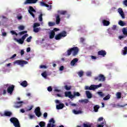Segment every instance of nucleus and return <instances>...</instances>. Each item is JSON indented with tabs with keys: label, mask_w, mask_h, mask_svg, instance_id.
I'll use <instances>...</instances> for the list:
<instances>
[{
	"label": "nucleus",
	"mask_w": 127,
	"mask_h": 127,
	"mask_svg": "<svg viewBox=\"0 0 127 127\" xmlns=\"http://www.w3.org/2000/svg\"><path fill=\"white\" fill-rule=\"evenodd\" d=\"M79 53V48L77 47H74L68 49L67 51V56H70L71 54H72V56H76L78 55Z\"/></svg>",
	"instance_id": "f257e3e1"
},
{
	"label": "nucleus",
	"mask_w": 127,
	"mask_h": 127,
	"mask_svg": "<svg viewBox=\"0 0 127 127\" xmlns=\"http://www.w3.org/2000/svg\"><path fill=\"white\" fill-rule=\"evenodd\" d=\"M66 36H67V32L63 31L62 32L57 34L55 36V39H56V40H60L62 39V37H66Z\"/></svg>",
	"instance_id": "f03ea898"
},
{
	"label": "nucleus",
	"mask_w": 127,
	"mask_h": 127,
	"mask_svg": "<svg viewBox=\"0 0 127 127\" xmlns=\"http://www.w3.org/2000/svg\"><path fill=\"white\" fill-rule=\"evenodd\" d=\"M10 122L13 124L15 127H20V124L18 119L15 117H12L10 119Z\"/></svg>",
	"instance_id": "7ed1b4c3"
},
{
	"label": "nucleus",
	"mask_w": 127,
	"mask_h": 127,
	"mask_svg": "<svg viewBox=\"0 0 127 127\" xmlns=\"http://www.w3.org/2000/svg\"><path fill=\"white\" fill-rule=\"evenodd\" d=\"M100 87H102V83L99 84V85H91L90 87L86 86H85V90H90V91H94L96 89H98V88H100Z\"/></svg>",
	"instance_id": "20e7f679"
},
{
	"label": "nucleus",
	"mask_w": 127,
	"mask_h": 127,
	"mask_svg": "<svg viewBox=\"0 0 127 127\" xmlns=\"http://www.w3.org/2000/svg\"><path fill=\"white\" fill-rule=\"evenodd\" d=\"M94 81H98V82H105V81H106V77L104 75L100 74L98 76H95L94 77Z\"/></svg>",
	"instance_id": "39448f33"
},
{
	"label": "nucleus",
	"mask_w": 127,
	"mask_h": 127,
	"mask_svg": "<svg viewBox=\"0 0 127 127\" xmlns=\"http://www.w3.org/2000/svg\"><path fill=\"white\" fill-rule=\"evenodd\" d=\"M27 36H28V34H26L24 35L21 37V38H20L19 39L15 38L14 41H16V42H18V43H19V44H23V43H24V40H25V38H26V37H27Z\"/></svg>",
	"instance_id": "423d86ee"
},
{
	"label": "nucleus",
	"mask_w": 127,
	"mask_h": 127,
	"mask_svg": "<svg viewBox=\"0 0 127 127\" xmlns=\"http://www.w3.org/2000/svg\"><path fill=\"white\" fill-rule=\"evenodd\" d=\"M28 62L25 61H22V60H16L13 62L14 65L15 64H17V65H20L21 67H23L24 65H26Z\"/></svg>",
	"instance_id": "0eeeda50"
},
{
	"label": "nucleus",
	"mask_w": 127,
	"mask_h": 127,
	"mask_svg": "<svg viewBox=\"0 0 127 127\" xmlns=\"http://www.w3.org/2000/svg\"><path fill=\"white\" fill-rule=\"evenodd\" d=\"M15 86L14 85H11L7 88V92L10 95H12L13 91H14V88Z\"/></svg>",
	"instance_id": "6e6552de"
},
{
	"label": "nucleus",
	"mask_w": 127,
	"mask_h": 127,
	"mask_svg": "<svg viewBox=\"0 0 127 127\" xmlns=\"http://www.w3.org/2000/svg\"><path fill=\"white\" fill-rule=\"evenodd\" d=\"M35 114L36 115V116L37 117H38V118H40V117H41L42 114L41 113V112L40 111V107H37L35 109Z\"/></svg>",
	"instance_id": "1a4fd4ad"
},
{
	"label": "nucleus",
	"mask_w": 127,
	"mask_h": 127,
	"mask_svg": "<svg viewBox=\"0 0 127 127\" xmlns=\"http://www.w3.org/2000/svg\"><path fill=\"white\" fill-rule=\"evenodd\" d=\"M29 10H28L29 11V13H30V14H31V15H32V16L33 17H35V15H34V14L33 13V12H36V11L35 10V9H34V8H33V7L30 6L29 7Z\"/></svg>",
	"instance_id": "9d476101"
},
{
	"label": "nucleus",
	"mask_w": 127,
	"mask_h": 127,
	"mask_svg": "<svg viewBox=\"0 0 127 127\" xmlns=\"http://www.w3.org/2000/svg\"><path fill=\"white\" fill-rule=\"evenodd\" d=\"M15 105L14 106V108L16 109H18L22 106V104H23V101H19L14 102Z\"/></svg>",
	"instance_id": "9b49d317"
},
{
	"label": "nucleus",
	"mask_w": 127,
	"mask_h": 127,
	"mask_svg": "<svg viewBox=\"0 0 127 127\" xmlns=\"http://www.w3.org/2000/svg\"><path fill=\"white\" fill-rule=\"evenodd\" d=\"M38 0H26L24 2V4H31L32 3H36Z\"/></svg>",
	"instance_id": "f8f14e48"
},
{
	"label": "nucleus",
	"mask_w": 127,
	"mask_h": 127,
	"mask_svg": "<svg viewBox=\"0 0 127 127\" xmlns=\"http://www.w3.org/2000/svg\"><path fill=\"white\" fill-rule=\"evenodd\" d=\"M98 55H100V56H102L103 57H105L106 55H107V52L104 50H101L98 51Z\"/></svg>",
	"instance_id": "ddd939ff"
},
{
	"label": "nucleus",
	"mask_w": 127,
	"mask_h": 127,
	"mask_svg": "<svg viewBox=\"0 0 127 127\" xmlns=\"http://www.w3.org/2000/svg\"><path fill=\"white\" fill-rule=\"evenodd\" d=\"M56 22L57 24H60V21H61V18H60V15L57 14L55 15Z\"/></svg>",
	"instance_id": "4468645a"
},
{
	"label": "nucleus",
	"mask_w": 127,
	"mask_h": 127,
	"mask_svg": "<svg viewBox=\"0 0 127 127\" xmlns=\"http://www.w3.org/2000/svg\"><path fill=\"white\" fill-rule=\"evenodd\" d=\"M64 107L65 105H64L63 103H60L59 104L56 105L57 110H62V109Z\"/></svg>",
	"instance_id": "2eb2a0df"
},
{
	"label": "nucleus",
	"mask_w": 127,
	"mask_h": 127,
	"mask_svg": "<svg viewBox=\"0 0 127 127\" xmlns=\"http://www.w3.org/2000/svg\"><path fill=\"white\" fill-rule=\"evenodd\" d=\"M118 12L122 18H125V13H124V11L122 8H119L118 9Z\"/></svg>",
	"instance_id": "dca6fc26"
},
{
	"label": "nucleus",
	"mask_w": 127,
	"mask_h": 127,
	"mask_svg": "<svg viewBox=\"0 0 127 127\" xmlns=\"http://www.w3.org/2000/svg\"><path fill=\"white\" fill-rule=\"evenodd\" d=\"M102 22L104 26H109L110 25V24L111 23L110 21L106 19L102 20Z\"/></svg>",
	"instance_id": "f3484780"
},
{
	"label": "nucleus",
	"mask_w": 127,
	"mask_h": 127,
	"mask_svg": "<svg viewBox=\"0 0 127 127\" xmlns=\"http://www.w3.org/2000/svg\"><path fill=\"white\" fill-rule=\"evenodd\" d=\"M78 58L73 59V60L70 62L71 66H75V64L78 62Z\"/></svg>",
	"instance_id": "a211bd4d"
},
{
	"label": "nucleus",
	"mask_w": 127,
	"mask_h": 127,
	"mask_svg": "<svg viewBox=\"0 0 127 127\" xmlns=\"http://www.w3.org/2000/svg\"><path fill=\"white\" fill-rule=\"evenodd\" d=\"M4 113L5 117H11L12 116V113L10 111H5Z\"/></svg>",
	"instance_id": "6ab92c4d"
},
{
	"label": "nucleus",
	"mask_w": 127,
	"mask_h": 127,
	"mask_svg": "<svg viewBox=\"0 0 127 127\" xmlns=\"http://www.w3.org/2000/svg\"><path fill=\"white\" fill-rule=\"evenodd\" d=\"M55 36V32H54V31H51L50 33V36H49L50 39H53Z\"/></svg>",
	"instance_id": "aec40b11"
},
{
	"label": "nucleus",
	"mask_w": 127,
	"mask_h": 127,
	"mask_svg": "<svg viewBox=\"0 0 127 127\" xmlns=\"http://www.w3.org/2000/svg\"><path fill=\"white\" fill-rule=\"evenodd\" d=\"M85 93L88 99H91L92 98V93L90 91H86Z\"/></svg>",
	"instance_id": "412c9836"
},
{
	"label": "nucleus",
	"mask_w": 127,
	"mask_h": 127,
	"mask_svg": "<svg viewBox=\"0 0 127 127\" xmlns=\"http://www.w3.org/2000/svg\"><path fill=\"white\" fill-rule=\"evenodd\" d=\"M79 103H82V104H88L89 103V100L88 99H83L79 100Z\"/></svg>",
	"instance_id": "4be33fe9"
},
{
	"label": "nucleus",
	"mask_w": 127,
	"mask_h": 127,
	"mask_svg": "<svg viewBox=\"0 0 127 127\" xmlns=\"http://www.w3.org/2000/svg\"><path fill=\"white\" fill-rule=\"evenodd\" d=\"M20 85L24 87H27V81H26V80H24L20 83Z\"/></svg>",
	"instance_id": "5701e85b"
},
{
	"label": "nucleus",
	"mask_w": 127,
	"mask_h": 127,
	"mask_svg": "<svg viewBox=\"0 0 127 127\" xmlns=\"http://www.w3.org/2000/svg\"><path fill=\"white\" fill-rule=\"evenodd\" d=\"M72 112L74 115H79V114H82V111L80 110L76 111L75 110H73Z\"/></svg>",
	"instance_id": "b1692460"
},
{
	"label": "nucleus",
	"mask_w": 127,
	"mask_h": 127,
	"mask_svg": "<svg viewBox=\"0 0 127 127\" xmlns=\"http://www.w3.org/2000/svg\"><path fill=\"white\" fill-rule=\"evenodd\" d=\"M94 111L95 113H97L98 111H99V109H100V106L99 105H95L94 107Z\"/></svg>",
	"instance_id": "393cba45"
},
{
	"label": "nucleus",
	"mask_w": 127,
	"mask_h": 127,
	"mask_svg": "<svg viewBox=\"0 0 127 127\" xmlns=\"http://www.w3.org/2000/svg\"><path fill=\"white\" fill-rule=\"evenodd\" d=\"M123 55H127V47H125L124 50L122 51Z\"/></svg>",
	"instance_id": "a878e982"
},
{
	"label": "nucleus",
	"mask_w": 127,
	"mask_h": 127,
	"mask_svg": "<svg viewBox=\"0 0 127 127\" xmlns=\"http://www.w3.org/2000/svg\"><path fill=\"white\" fill-rule=\"evenodd\" d=\"M123 33L124 35L126 37L127 36V28H124L122 30Z\"/></svg>",
	"instance_id": "bb28decb"
},
{
	"label": "nucleus",
	"mask_w": 127,
	"mask_h": 127,
	"mask_svg": "<svg viewBox=\"0 0 127 127\" xmlns=\"http://www.w3.org/2000/svg\"><path fill=\"white\" fill-rule=\"evenodd\" d=\"M83 127H92V124L89 123H83Z\"/></svg>",
	"instance_id": "cd10ccee"
},
{
	"label": "nucleus",
	"mask_w": 127,
	"mask_h": 127,
	"mask_svg": "<svg viewBox=\"0 0 127 127\" xmlns=\"http://www.w3.org/2000/svg\"><path fill=\"white\" fill-rule=\"evenodd\" d=\"M118 23L121 26H125L126 25V23L122 20H120Z\"/></svg>",
	"instance_id": "c85d7f7f"
},
{
	"label": "nucleus",
	"mask_w": 127,
	"mask_h": 127,
	"mask_svg": "<svg viewBox=\"0 0 127 127\" xmlns=\"http://www.w3.org/2000/svg\"><path fill=\"white\" fill-rule=\"evenodd\" d=\"M71 91L65 92L64 93V96L65 97H68L69 98V97H70V95H71Z\"/></svg>",
	"instance_id": "c756f323"
},
{
	"label": "nucleus",
	"mask_w": 127,
	"mask_h": 127,
	"mask_svg": "<svg viewBox=\"0 0 127 127\" xmlns=\"http://www.w3.org/2000/svg\"><path fill=\"white\" fill-rule=\"evenodd\" d=\"M56 25V23L54 22H49L48 25L49 26H54Z\"/></svg>",
	"instance_id": "7c9ffc66"
},
{
	"label": "nucleus",
	"mask_w": 127,
	"mask_h": 127,
	"mask_svg": "<svg viewBox=\"0 0 127 127\" xmlns=\"http://www.w3.org/2000/svg\"><path fill=\"white\" fill-rule=\"evenodd\" d=\"M78 76H79V77H83V75H84V72L82 70L79 71L77 73Z\"/></svg>",
	"instance_id": "2f4dec72"
},
{
	"label": "nucleus",
	"mask_w": 127,
	"mask_h": 127,
	"mask_svg": "<svg viewBox=\"0 0 127 127\" xmlns=\"http://www.w3.org/2000/svg\"><path fill=\"white\" fill-rule=\"evenodd\" d=\"M60 14L62 15H65V14H67V11L66 10H62L60 12Z\"/></svg>",
	"instance_id": "473e14b6"
},
{
	"label": "nucleus",
	"mask_w": 127,
	"mask_h": 127,
	"mask_svg": "<svg viewBox=\"0 0 127 127\" xmlns=\"http://www.w3.org/2000/svg\"><path fill=\"white\" fill-rule=\"evenodd\" d=\"M39 125L40 127H45V122H40Z\"/></svg>",
	"instance_id": "72a5a7b5"
},
{
	"label": "nucleus",
	"mask_w": 127,
	"mask_h": 127,
	"mask_svg": "<svg viewBox=\"0 0 127 127\" xmlns=\"http://www.w3.org/2000/svg\"><path fill=\"white\" fill-rule=\"evenodd\" d=\"M38 26H40V24L39 23H35L33 25V28H36V27H38Z\"/></svg>",
	"instance_id": "f704fd0d"
},
{
	"label": "nucleus",
	"mask_w": 127,
	"mask_h": 127,
	"mask_svg": "<svg viewBox=\"0 0 127 127\" xmlns=\"http://www.w3.org/2000/svg\"><path fill=\"white\" fill-rule=\"evenodd\" d=\"M71 88H72L70 86H68V85H66L64 86V89L65 90H67V91H69V90H71Z\"/></svg>",
	"instance_id": "c9c22d12"
},
{
	"label": "nucleus",
	"mask_w": 127,
	"mask_h": 127,
	"mask_svg": "<svg viewBox=\"0 0 127 127\" xmlns=\"http://www.w3.org/2000/svg\"><path fill=\"white\" fill-rule=\"evenodd\" d=\"M117 99H121L122 98V93L121 92H117Z\"/></svg>",
	"instance_id": "e433bc0d"
},
{
	"label": "nucleus",
	"mask_w": 127,
	"mask_h": 127,
	"mask_svg": "<svg viewBox=\"0 0 127 127\" xmlns=\"http://www.w3.org/2000/svg\"><path fill=\"white\" fill-rule=\"evenodd\" d=\"M73 94L74 97H80L81 96V94L79 92H73Z\"/></svg>",
	"instance_id": "4c0bfd02"
},
{
	"label": "nucleus",
	"mask_w": 127,
	"mask_h": 127,
	"mask_svg": "<svg viewBox=\"0 0 127 127\" xmlns=\"http://www.w3.org/2000/svg\"><path fill=\"white\" fill-rule=\"evenodd\" d=\"M10 33L12 34V35H16V36H17L18 34L15 32V31L12 30L10 31Z\"/></svg>",
	"instance_id": "58836bf2"
},
{
	"label": "nucleus",
	"mask_w": 127,
	"mask_h": 127,
	"mask_svg": "<svg viewBox=\"0 0 127 127\" xmlns=\"http://www.w3.org/2000/svg\"><path fill=\"white\" fill-rule=\"evenodd\" d=\"M97 94L99 95V96H100V97H104L105 96V94L104 93H103L102 92H98Z\"/></svg>",
	"instance_id": "ea45409f"
},
{
	"label": "nucleus",
	"mask_w": 127,
	"mask_h": 127,
	"mask_svg": "<svg viewBox=\"0 0 127 127\" xmlns=\"http://www.w3.org/2000/svg\"><path fill=\"white\" fill-rule=\"evenodd\" d=\"M110 98V95H107L105 97L103 98L104 101H108Z\"/></svg>",
	"instance_id": "a19ab883"
},
{
	"label": "nucleus",
	"mask_w": 127,
	"mask_h": 127,
	"mask_svg": "<svg viewBox=\"0 0 127 127\" xmlns=\"http://www.w3.org/2000/svg\"><path fill=\"white\" fill-rule=\"evenodd\" d=\"M42 16H43V14L41 13L40 15L39 16V21H42V20H43Z\"/></svg>",
	"instance_id": "79ce46f5"
},
{
	"label": "nucleus",
	"mask_w": 127,
	"mask_h": 127,
	"mask_svg": "<svg viewBox=\"0 0 127 127\" xmlns=\"http://www.w3.org/2000/svg\"><path fill=\"white\" fill-rule=\"evenodd\" d=\"M40 28H34V32H39Z\"/></svg>",
	"instance_id": "37998d69"
},
{
	"label": "nucleus",
	"mask_w": 127,
	"mask_h": 127,
	"mask_svg": "<svg viewBox=\"0 0 127 127\" xmlns=\"http://www.w3.org/2000/svg\"><path fill=\"white\" fill-rule=\"evenodd\" d=\"M1 31L2 32V36H6V33L5 32H3V31H4V29H1Z\"/></svg>",
	"instance_id": "c03bdc74"
},
{
	"label": "nucleus",
	"mask_w": 127,
	"mask_h": 127,
	"mask_svg": "<svg viewBox=\"0 0 127 127\" xmlns=\"http://www.w3.org/2000/svg\"><path fill=\"white\" fill-rule=\"evenodd\" d=\"M25 33H27V31H22V32H20L19 33V34L20 35H23V34H25Z\"/></svg>",
	"instance_id": "a18cd8bd"
},
{
	"label": "nucleus",
	"mask_w": 127,
	"mask_h": 127,
	"mask_svg": "<svg viewBox=\"0 0 127 127\" xmlns=\"http://www.w3.org/2000/svg\"><path fill=\"white\" fill-rule=\"evenodd\" d=\"M42 76L44 77V78H46V77H47V73L46 72H44L42 73Z\"/></svg>",
	"instance_id": "49530a36"
},
{
	"label": "nucleus",
	"mask_w": 127,
	"mask_h": 127,
	"mask_svg": "<svg viewBox=\"0 0 127 127\" xmlns=\"http://www.w3.org/2000/svg\"><path fill=\"white\" fill-rule=\"evenodd\" d=\"M18 29H19V30H24V26L22 25H20L18 27Z\"/></svg>",
	"instance_id": "de8ad7c7"
},
{
	"label": "nucleus",
	"mask_w": 127,
	"mask_h": 127,
	"mask_svg": "<svg viewBox=\"0 0 127 127\" xmlns=\"http://www.w3.org/2000/svg\"><path fill=\"white\" fill-rule=\"evenodd\" d=\"M107 33L108 34H112V29L109 28L107 29Z\"/></svg>",
	"instance_id": "09e8293b"
},
{
	"label": "nucleus",
	"mask_w": 127,
	"mask_h": 127,
	"mask_svg": "<svg viewBox=\"0 0 127 127\" xmlns=\"http://www.w3.org/2000/svg\"><path fill=\"white\" fill-rule=\"evenodd\" d=\"M55 125L54 124H52L51 123H49L47 125V127H54Z\"/></svg>",
	"instance_id": "8fccbe9b"
},
{
	"label": "nucleus",
	"mask_w": 127,
	"mask_h": 127,
	"mask_svg": "<svg viewBox=\"0 0 127 127\" xmlns=\"http://www.w3.org/2000/svg\"><path fill=\"white\" fill-rule=\"evenodd\" d=\"M32 38V37L31 36H30L28 38H27V40H26L27 42H31Z\"/></svg>",
	"instance_id": "3c124183"
},
{
	"label": "nucleus",
	"mask_w": 127,
	"mask_h": 127,
	"mask_svg": "<svg viewBox=\"0 0 127 127\" xmlns=\"http://www.w3.org/2000/svg\"><path fill=\"white\" fill-rule=\"evenodd\" d=\"M105 126V123L103 122L101 124L98 125L97 127H104Z\"/></svg>",
	"instance_id": "603ef678"
},
{
	"label": "nucleus",
	"mask_w": 127,
	"mask_h": 127,
	"mask_svg": "<svg viewBox=\"0 0 127 127\" xmlns=\"http://www.w3.org/2000/svg\"><path fill=\"white\" fill-rule=\"evenodd\" d=\"M49 123L51 124L52 123V124H55V121H54V119L53 118L51 119V120L49 121Z\"/></svg>",
	"instance_id": "864d4df0"
},
{
	"label": "nucleus",
	"mask_w": 127,
	"mask_h": 127,
	"mask_svg": "<svg viewBox=\"0 0 127 127\" xmlns=\"http://www.w3.org/2000/svg\"><path fill=\"white\" fill-rule=\"evenodd\" d=\"M125 37H126V36H124V35H121V36H119V38L120 40H121V39H123V38H125Z\"/></svg>",
	"instance_id": "5fc2aeb1"
},
{
	"label": "nucleus",
	"mask_w": 127,
	"mask_h": 127,
	"mask_svg": "<svg viewBox=\"0 0 127 127\" xmlns=\"http://www.w3.org/2000/svg\"><path fill=\"white\" fill-rule=\"evenodd\" d=\"M45 6H46V7H49V8L50 9H51V8H52V5H48L47 4H45Z\"/></svg>",
	"instance_id": "6e6d98bb"
},
{
	"label": "nucleus",
	"mask_w": 127,
	"mask_h": 127,
	"mask_svg": "<svg viewBox=\"0 0 127 127\" xmlns=\"http://www.w3.org/2000/svg\"><path fill=\"white\" fill-rule=\"evenodd\" d=\"M68 98H69V99H74V98H75V96H74V94L73 95L70 93V95H69V97Z\"/></svg>",
	"instance_id": "4d7b16f0"
},
{
	"label": "nucleus",
	"mask_w": 127,
	"mask_h": 127,
	"mask_svg": "<svg viewBox=\"0 0 127 127\" xmlns=\"http://www.w3.org/2000/svg\"><path fill=\"white\" fill-rule=\"evenodd\" d=\"M48 91L49 92H52V87H51V86H49V87H48Z\"/></svg>",
	"instance_id": "13d9d810"
},
{
	"label": "nucleus",
	"mask_w": 127,
	"mask_h": 127,
	"mask_svg": "<svg viewBox=\"0 0 127 127\" xmlns=\"http://www.w3.org/2000/svg\"><path fill=\"white\" fill-rule=\"evenodd\" d=\"M123 4L127 6V0H125L123 1Z\"/></svg>",
	"instance_id": "bf43d9fd"
},
{
	"label": "nucleus",
	"mask_w": 127,
	"mask_h": 127,
	"mask_svg": "<svg viewBox=\"0 0 127 127\" xmlns=\"http://www.w3.org/2000/svg\"><path fill=\"white\" fill-rule=\"evenodd\" d=\"M46 3H45V2H40V5L41 6H45V4H46Z\"/></svg>",
	"instance_id": "052dcab7"
},
{
	"label": "nucleus",
	"mask_w": 127,
	"mask_h": 127,
	"mask_svg": "<svg viewBox=\"0 0 127 127\" xmlns=\"http://www.w3.org/2000/svg\"><path fill=\"white\" fill-rule=\"evenodd\" d=\"M59 70H60V71H63L64 70V66H63V65L61 66Z\"/></svg>",
	"instance_id": "680f3d73"
},
{
	"label": "nucleus",
	"mask_w": 127,
	"mask_h": 127,
	"mask_svg": "<svg viewBox=\"0 0 127 127\" xmlns=\"http://www.w3.org/2000/svg\"><path fill=\"white\" fill-rule=\"evenodd\" d=\"M52 31H54V32H57V31H59V29L57 28H54V30H52Z\"/></svg>",
	"instance_id": "e2e57ef3"
},
{
	"label": "nucleus",
	"mask_w": 127,
	"mask_h": 127,
	"mask_svg": "<svg viewBox=\"0 0 127 127\" xmlns=\"http://www.w3.org/2000/svg\"><path fill=\"white\" fill-rule=\"evenodd\" d=\"M33 108V106L32 105L30 107H29V109L27 110V111H31Z\"/></svg>",
	"instance_id": "0e129e2a"
},
{
	"label": "nucleus",
	"mask_w": 127,
	"mask_h": 127,
	"mask_svg": "<svg viewBox=\"0 0 127 127\" xmlns=\"http://www.w3.org/2000/svg\"><path fill=\"white\" fill-rule=\"evenodd\" d=\"M47 113H44V118H45V119H46L47 118Z\"/></svg>",
	"instance_id": "69168bd1"
},
{
	"label": "nucleus",
	"mask_w": 127,
	"mask_h": 127,
	"mask_svg": "<svg viewBox=\"0 0 127 127\" xmlns=\"http://www.w3.org/2000/svg\"><path fill=\"white\" fill-rule=\"evenodd\" d=\"M29 118L31 120H32V119H33V118H34V115H32L30 114L29 115Z\"/></svg>",
	"instance_id": "338daca9"
},
{
	"label": "nucleus",
	"mask_w": 127,
	"mask_h": 127,
	"mask_svg": "<svg viewBox=\"0 0 127 127\" xmlns=\"http://www.w3.org/2000/svg\"><path fill=\"white\" fill-rule=\"evenodd\" d=\"M40 68H41V69H42V68H47V67H46V66H45V65H40Z\"/></svg>",
	"instance_id": "774afa93"
}]
</instances>
